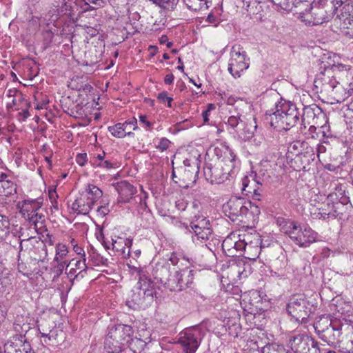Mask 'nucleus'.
I'll use <instances>...</instances> for the list:
<instances>
[{
	"instance_id": "obj_1",
	"label": "nucleus",
	"mask_w": 353,
	"mask_h": 353,
	"mask_svg": "<svg viewBox=\"0 0 353 353\" xmlns=\"http://www.w3.org/2000/svg\"><path fill=\"white\" fill-rule=\"evenodd\" d=\"M314 328L319 337L333 347L341 346V342L353 334V323L345 319H330L323 316L314 322Z\"/></svg>"
},
{
	"instance_id": "obj_2",
	"label": "nucleus",
	"mask_w": 353,
	"mask_h": 353,
	"mask_svg": "<svg viewBox=\"0 0 353 353\" xmlns=\"http://www.w3.org/2000/svg\"><path fill=\"white\" fill-rule=\"evenodd\" d=\"M228 154L214 163L207 162L203 167V174L211 183L221 184L233 178L236 173V155L229 150Z\"/></svg>"
},
{
	"instance_id": "obj_3",
	"label": "nucleus",
	"mask_w": 353,
	"mask_h": 353,
	"mask_svg": "<svg viewBox=\"0 0 353 353\" xmlns=\"http://www.w3.org/2000/svg\"><path fill=\"white\" fill-rule=\"evenodd\" d=\"M353 77V69L349 65L341 63L333 65L331 68H325L316 74L314 85L320 92H334L340 81H345L344 77Z\"/></svg>"
},
{
	"instance_id": "obj_4",
	"label": "nucleus",
	"mask_w": 353,
	"mask_h": 353,
	"mask_svg": "<svg viewBox=\"0 0 353 353\" xmlns=\"http://www.w3.org/2000/svg\"><path fill=\"white\" fill-rule=\"evenodd\" d=\"M299 115L294 104L281 100L276 105V111L270 114L268 119L272 127L279 130H288L296 125L299 119Z\"/></svg>"
},
{
	"instance_id": "obj_5",
	"label": "nucleus",
	"mask_w": 353,
	"mask_h": 353,
	"mask_svg": "<svg viewBox=\"0 0 353 353\" xmlns=\"http://www.w3.org/2000/svg\"><path fill=\"white\" fill-rule=\"evenodd\" d=\"M282 231L288 234L290 239L301 248H307L317 239V233L310 227L301 225L298 222L288 220L281 226Z\"/></svg>"
},
{
	"instance_id": "obj_6",
	"label": "nucleus",
	"mask_w": 353,
	"mask_h": 353,
	"mask_svg": "<svg viewBox=\"0 0 353 353\" xmlns=\"http://www.w3.org/2000/svg\"><path fill=\"white\" fill-rule=\"evenodd\" d=\"M203 337V331L200 327H190L179 333L178 343L181 345L184 353H195Z\"/></svg>"
},
{
	"instance_id": "obj_7",
	"label": "nucleus",
	"mask_w": 353,
	"mask_h": 353,
	"mask_svg": "<svg viewBox=\"0 0 353 353\" xmlns=\"http://www.w3.org/2000/svg\"><path fill=\"white\" fill-rule=\"evenodd\" d=\"M287 311L296 321L306 323L311 307L303 294H295L290 297L287 304Z\"/></svg>"
},
{
	"instance_id": "obj_8",
	"label": "nucleus",
	"mask_w": 353,
	"mask_h": 353,
	"mask_svg": "<svg viewBox=\"0 0 353 353\" xmlns=\"http://www.w3.org/2000/svg\"><path fill=\"white\" fill-rule=\"evenodd\" d=\"M334 195L330 194L326 200L321 203L320 207L316 208L314 212H312L314 218L327 219H341L343 214L342 210L344 208L343 203L334 202Z\"/></svg>"
},
{
	"instance_id": "obj_9",
	"label": "nucleus",
	"mask_w": 353,
	"mask_h": 353,
	"mask_svg": "<svg viewBox=\"0 0 353 353\" xmlns=\"http://www.w3.org/2000/svg\"><path fill=\"white\" fill-rule=\"evenodd\" d=\"M250 59L246 52L240 46H233L230 52V58L228 62V71L234 78H239L241 72L249 68Z\"/></svg>"
},
{
	"instance_id": "obj_10",
	"label": "nucleus",
	"mask_w": 353,
	"mask_h": 353,
	"mask_svg": "<svg viewBox=\"0 0 353 353\" xmlns=\"http://www.w3.org/2000/svg\"><path fill=\"white\" fill-rule=\"evenodd\" d=\"M290 347L295 353H321L319 343L306 334H297L290 340Z\"/></svg>"
},
{
	"instance_id": "obj_11",
	"label": "nucleus",
	"mask_w": 353,
	"mask_h": 353,
	"mask_svg": "<svg viewBox=\"0 0 353 353\" xmlns=\"http://www.w3.org/2000/svg\"><path fill=\"white\" fill-rule=\"evenodd\" d=\"M68 252V250L65 245L59 243H56L55 256L54 258L52 267L50 268V272L48 273L52 282H55L62 274L65 265L68 267L73 265L74 259L69 263L63 260V258L67 255Z\"/></svg>"
},
{
	"instance_id": "obj_12",
	"label": "nucleus",
	"mask_w": 353,
	"mask_h": 353,
	"mask_svg": "<svg viewBox=\"0 0 353 353\" xmlns=\"http://www.w3.org/2000/svg\"><path fill=\"white\" fill-rule=\"evenodd\" d=\"M296 156L300 158L305 165L303 168H305V165L309 164L310 161H314L315 154L314 150L312 147L309 146L308 143L305 141H295L290 143L288 148V154Z\"/></svg>"
},
{
	"instance_id": "obj_13",
	"label": "nucleus",
	"mask_w": 353,
	"mask_h": 353,
	"mask_svg": "<svg viewBox=\"0 0 353 353\" xmlns=\"http://www.w3.org/2000/svg\"><path fill=\"white\" fill-rule=\"evenodd\" d=\"M223 212L232 221L243 217L248 211L243 199L233 197L223 205Z\"/></svg>"
},
{
	"instance_id": "obj_14",
	"label": "nucleus",
	"mask_w": 353,
	"mask_h": 353,
	"mask_svg": "<svg viewBox=\"0 0 353 353\" xmlns=\"http://www.w3.org/2000/svg\"><path fill=\"white\" fill-rule=\"evenodd\" d=\"M192 232L198 240L206 241L212 234V229L210 221L202 216H195L190 223Z\"/></svg>"
},
{
	"instance_id": "obj_15",
	"label": "nucleus",
	"mask_w": 353,
	"mask_h": 353,
	"mask_svg": "<svg viewBox=\"0 0 353 353\" xmlns=\"http://www.w3.org/2000/svg\"><path fill=\"white\" fill-rule=\"evenodd\" d=\"M169 268L168 265L162 266L159 270L160 274L156 275L155 278L159 279L161 283L163 284L170 291H181L180 270H178L174 268L173 273H171L168 277L166 275H162L163 273L166 274L169 271Z\"/></svg>"
},
{
	"instance_id": "obj_16",
	"label": "nucleus",
	"mask_w": 353,
	"mask_h": 353,
	"mask_svg": "<svg viewBox=\"0 0 353 353\" xmlns=\"http://www.w3.org/2000/svg\"><path fill=\"white\" fill-rule=\"evenodd\" d=\"M245 257L250 260H255L260 254L262 248V241L259 234H245Z\"/></svg>"
},
{
	"instance_id": "obj_17",
	"label": "nucleus",
	"mask_w": 353,
	"mask_h": 353,
	"mask_svg": "<svg viewBox=\"0 0 353 353\" xmlns=\"http://www.w3.org/2000/svg\"><path fill=\"white\" fill-rule=\"evenodd\" d=\"M75 1L73 0H61L54 1L53 6L56 8L50 16L49 21L54 23L57 21L61 14H67L71 16L75 6Z\"/></svg>"
},
{
	"instance_id": "obj_18",
	"label": "nucleus",
	"mask_w": 353,
	"mask_h": 353,
	"mask_svg": "<svg viewBox=\"0 0 353 353\" xmlns=\"http://www.w3.org/2000/svg\"><path fill=\"white\" fill-rule=\"evenodd\" d=\"M119 194L118 203H128L137 192L136 188L126 181L112 185Z\"/></svg>"
},
{
	"instance_id": "obj_19",
	"label": "nucleus",
	"mask_w": 353,
	"mask_h": 353,
	"mask_svg": "<svg viewBox=\"0 0 353 353\" xmlns=\"http://www.w3.org/2000/svg\"><path fill=\"white\" fill-rule=\"evenodd\" d=\"M109 332L112 336L119 340L125 345L131 339L132 328L130 325L119 324L111 327Z\"/></svg>"
},
{
	"instance_id": "obj_20",
	"label": "nucleus",
	"mask_w": 353,
	"mask_h": 353,
	"mask_svg": "<svg viewBox=\"0 0 353 353\" xmlns=\"http://www.w3.org/2000/svg\"><path fill=\"white\" fill-rule=\"evenodd\" d=\"M70 203L72 210L81 214H87L92 208L93 201H90L83 194H81L79 198L75 200H71Z\"/></svg>"
},
{
	"instance_id": "obj_21",
	"label": "nucleus",
	"mask_w": 353,
	"mask_h": 353,
	"mask_svg": "<svg viewBox=\"0 0 353 353\" xmlns=\"http://www.w3.org/2000/svg\"><path fill=\"white\" fill-rule=\"evenodd\" d=\"M332 15L333 12H327L325 10L321 8L312 12V19L305 20L302 19V21L308 26H317L328 21Z\"/></svg>"
},
{
	"instance_id": "obj_22",
	"label": "nucleus",
	"mask_w": 353,
	"mask_h": 353,
	"mask_svg": "<svg viewBox=\"0 0 353 353\" xmlns=\"http://www.w3.org/2000/svg\"><path fill=\"white\" fill-rule=\"evenodd\" d=\"M134 122L137 123L136 119H133L132 121H125V123H119L112 126L108 127V131L111 134L117 138H123L125 136H131L134 134L132 132H127L128 127L131 124H134Z\"/></svg>"
},
{
	"instance_id": "obj_23",
	"label": "nucleus",
	"mask_w": 353,
	"mask_h": 353,
	"mask_svg": "<svg viewBox=\"0 0 353 353\" xmlns=\"http://www.w3.org/2000/svg\"><path fill=\"white\" fill-rule=\"evenodd\" d=\"M243 123L244 124L239 130H236V132L244 139H249L253 136L257 125L255 119L252 117L246 118L245 117Z\"/></svg>"
},
{
	"instance_id": "obj_24",
	"label": "nucleus",
	"mask_w": 353,
	"mask_h": 353,
	"mask_svg": "<svg viewBox=\"0 0 353 353\" xmlns=\"http://www.w3.org/2000/svg\"><path fill=\"white\" fill-rule=\"evenodd\" d=\"M14 330L17 333V339L23 341L26 334L30 329V325L28 323V319H24L22 316H17L13 325Z\"/></svg>"
},
{
	"instance_id": "obj_25",
	"label": "nucleus",
	"mask_w": 353,
	"mask_h": 353,
	"mask_svg": "<svg viewBox=\"0 0 353 353\" xmlns=\"http://www.w3.org/2000/svg\"><path fill=\"white\" fill-rule=\"evenodd\" d=\"M123 348L124 345L122 344V342L117 339L114 338V336H112L111 334L108 332L104 343V349L106 352L121 353Z\"/></svg>"
},
{
	"instance_id": "obj_26",
	"label": "nucleus",
	"mask_w": 353,
	"mask_h": 353,
	"mask_svg": "<svg viewBox=\"0 0 353 353\" xmlns=\"http://www.w3.org/2000/svg\"><path fill=\"white\" fill-rule=\"evenodd\" d=\"M7 175L1 174L0 176V195L8 196L17 193L16 185L13 181L6 179Z\"/></svg>"
},
{
	"instance_id": "obj_27",
	"label": "nucleus",
	"mask_w": 353,
	"mask_h": 353,
	"mask_svg": "<svg viewBox=\"0 0 353 353\" xmlns=\"http://www.w3.org/2000/svg\"><path fill=\"white\" fill-rule=\"evenodd\" d=\"M137 290H139V295H142L143 301L147 300L150 301L153 299V289L150 288L151 283L150 281L141 280L137 283Z\"/></svg>"
},
{
	"instance_id": "obj_28",
	"label": "nucleus",
	"mask_w": 353,
	"mask_h": 353,
	"mask_svg": "<svg viewBox=\"0 0 353 353\" xmlns=\"http://www.w3.org/2000/svg\"><path fill=\"white\" fill-rule=\"evenodd\" d=\"M181 290L188 288L193 282L192 270L189 268L180 270Z\"/></svg>"
},
{
	"instance_id": "obj_29",
	"label": "nucleus",
	"mask_w": 353,
	"mask_h": 353,
	"mask_svg": "<svg viewBox=\"0 0 353 353\" xmlns=\"http://www.w3.org/2000/svg\"><path fill=\"white\" fill-rule=\"evenodd\" d=\"M235 236L230 235L227 236L222 243V248L225 254L229 256H236V252L234 250Z\"/></svg>"
},
{
	"instance_id": "obj_30",
	"label": "nucleus",
	"mask_w": 353,
	"mask_h": 353,
	"mask_svg": "<svg viewBox=\"0 0 353 353\" xmlns=\"http://www.w3.org/2000/svg\"><path fill=\"white\" fill-rule=\"evenodd\" d=\"M90 201H93L94 204L97 199L102 196V191L94 185H88L85 191L82 193Z\"/></svg>"
},
{
	"instance_id": "obj_31",
	"label": "nucleus",
	"mask_w": 353,
	"mask_h": 353,
	"mask_svg": "<svg viewBox=\"0 0 353 353\" xmlns=\"http://www.w3.org/2000/svg\"><path fill=\"white\" fill-rule=\"evenodd\" d=\"M127 344L134 353H140L145 346V343L138 338H131Z\"/></svg>"
},
{
	"instance_id": "obj_32",
	"label": "nucleus",
	"mask_w": 353,
	"mask_h": 353,
	"mask_svg": "<svg viewBox=\"0 0 353 353\" xmlns=\"http://www.w3.org/2000/svg\"><path fill=\"white\" fill-rule=\"evenodd\" d=\"M245 116H242L237 113L236 115H231L228 119V125L232 128L239 130V128L244 124Z\"/></svg>"
},
{
	"instance_id": "obj_33",
	"label": "nucleus",
	"mask_w": 353,
	"mask_h": 353,
	"mask_svg": "<svg viewBox=\"0 0 353 353\" xmlns=\"http://www.w3.org/2000/svg\"><path fill=\"white\" fill-rule=\"evenodd\" d=\"M316 116L315 109L307 106L303 108V115H302V125H304V128H306V124H310L311 119H314Z\"/></svg>"
},
{
	"instance_id": "obj_34",
	"label": "nucleus",
	"mask_w": 353,
	"mask_h": 353,
	"mask_svg": "<svg viewBox=\"0 0 353 353\" xmlns=\"http://www.w3.org/2000/svg\"><path fill=\"white\" fill-rule=\"evenodd\" d=\"M122 238L118 237L117 240H112V249L117 252H121L123 258H128L130 255V250L125 252V248L123 247V242H121Z\"/></svg>"
},
{
	"instance_id": "obj_35",
	"label": "nucleus",
	"mask_w": 353,
	"mask_h": 353,
	"mask_svg": "<svg viewBox=\"0 0 353 353\" xmlns=\"http://www.w3.org/2000/svg\"><path fill=\"white\" fill-rule=\"evenodd\" d=\"M338 347H340L343 352L353 353L352 335H350L347 339H345L344 342L341 343V346Z\"/></svg>"
},
{
	"instance_id": "obj_36",
	"label": "nucleus",
	"mask_w": 353,
	"mask_h": 353,
	"mask_svg": "<svg viewBox=\"0 0 353 353\" xmlns=\"http://www.w3.org/2000/svg\"><path fill=\"white\" fill-rule=\"evenodd\" d=\"M199 172V168L197 166L196 160H194L192 168H185V175L189 179L195 181L196 176Z\"/></svg>"
},
{
	"instance_id": "obj_37",
	"label": "nucleus",
	"mask_w": 353,
	"mask_h": 353,
	"mask_svg": "<svg viewBox=\"0 0 353 353\" xmlns=\"http://www.w3.org/2000/svg\"><path fill=\"white\" fill-rule=\"evenodd\" d=\"M188 8L191 10L197 11L201 10L205 3L199 2L198 0H183Z\"/></svg>"
},
{
	"instance_id": "obj_38",
	"label": "nucleus",
	"mask_w": 353,
	"mask_h": 353,
	"mask_svg": "<svg viewBox=\"0 0 353 353\" xmlns=\"http://www.w3.org/2000/svg\"><path fill=\"white\" fill-rule=\"evenodd\" d=\"M58 198V194L56 191V187L50 186L48 188V199L51 201L52 207L57 210V199Z\"/></svg>"
},
{
	"instance_id": "obj_39",
	"label": "nucleus",
	"mask_w": 353,
	"mask_h": 353,
	"mask_svg": "<svg viewBox=\"0 0 353 353\" xmlns=\"http://www.w3.org/2000/svg\"><path fill=\"white\" fill-rule=\"evenodd\" d=\"M238 237L235 236V245H234V250L236 252V254L239 252H243L245 249V234L243 235V239L239 238L237 239Z\"/></svg>"
},
{
	"instance_id": "obj_40",
	"label": "nucleus",
	"mask_w": 353,
	"mask_h": 353,
	"mask_svg": "<svg viewBox=\"0 0 353 353\" xmlns=\"http://www.w3.org/2000/svg\"><path fill=\"white\" fill-rule=\"evenodd\" d=\"M158 100L161 103H168V106L169 108L172 107V101L173 99L170 97H168V92L165 91L161 92L157 95Z\"/></svg>"
},
{
	"instance_id": "obj_41",
	"label": "nucleus",
	"mask_w": 353,
	"mask_h": 353,
	"mask_svg": "<svg viewBox=\"0 0 353 353\" xmlns=\"http://www.w3.org/2000/svg\"><path fill=\"white\" fill-rule=\"evenodd\" d=\"M251 194H252V196L254 201H262L265 198L263 190L259 187L257 188H254Z\"/></svg>"
},
{
	"instance_id": "obj_42",
	"label": "nucleus",
	"mask_w": 353,
	"mask_h": 353,
	"mask_svg": "<svg viewBox=\"0 0 353 353\" xmlns=\"http://www.w3.org/2000/svg\"><path fill=\"white\" fill-rule=\"evenodd\" d=\"M83 261L78 260L76 261L74 263L75 268H71L70 270V274H74L75 270H81V271H85L87 268L86 264H85V258H82Z\"/></svg>"
},
{
	"instance_id": "obj_43",
	"label": "nucleus",
	"mask_w": 353,
	"mask_h": 353,
	"mask_svg": "<svg viewBox=\"0 0 353 353\" xmlns=\"http://www.w3.org/2000/svg\"><path fill=\"white\" fill-rule=\"evenodd\" d=\"M32 203L30 200H23L21 202H19L17 205L18 209L20 210V212L25 214V212H28L30 211V207Z\"/></svg>"
},
{
	"instance_id": "obj_44",
	"label": "nucleus",
	"mask_w": 353,
	"mask_h": 353,
	"mask_svg": "<svg viewBox=\"0 0 353 353\" xmlns=\"http://www.w3.org/2000/svg\"><path fill=\"white\" fill-rule=\"evenodd\" d=\"M250 183V181L248 176H245L243 178V179H242V185H243L242 191L247 195L250 193H252V190L254 188L252 186H250V184H249Z\"/></svg>"
},
{
	"instance_id": "obj_45",
	"label": "nucleus",
	"mask_w": 353,
	"mask_h": 353,
	"mask_svg": "<svg viewBox=\"0 0 353 353\" xmlns=\"http://www.w3.org/2000/svg\"><path fill=\"white\" fill-rule=\"evenodd\" d=\"M171 142L166 138H161L156 148L161 151L166 150L170 145Z\"/></svg>"
},
{
	"instance_id": "obj_46",
	"label": "nucleus",
	"mask_w": 353,
	"mask_h": 353,
	"mask_svg": "<svg viewBox=\"0 0 353 353\" xmlns=\"http://www.w3.org/2000/svg\"><path fill=\"white\" fill-rule=\"evenodd\" d=\"M6 97L8 98H18L20 101L22 99V94L16 89H10L7 91Z\"/></svg>"
},
{
	"instance_id": "obj_47",
	"label": "nucleus",
	"mask_w": 353,
	"mask_h": 353,
	"mask_svg": "<svg viewBox=\"0 0 353 353\" xmlns=\"http://www.w3.org/2000/svg\"><path fill=\"white\" fill-rule=\"evenodd\" d=\"M272 265L279 272H278L279 275H276L277 276H284L282 272V269L285 266L284 262L277 259L273 263Z\"/></svg>"
},
{
	"instance_id": "obj_48",
	"label": "nucleus",
	"mask_w": 353,
	"mask_h": 353,
	"mask_svg": "<svg viewBox=\"0 0 353 353\" xmlns=\"http://www.w3.org/2000/svg\"><path fill=\"white\" fill-rule=\"evenodd\" d=\"M132 301L138 306H141L143 304V300L142 295H139V291L137 292V294L134 292L132 296Z\"/></svg>"
},
{
	"instance_id": "obj_49",
	"label": "nucleus",
	"mask_w": 353,
	"mask_h": 353,
	"mask_svg": "<svg viewBox=\"0 0 353 353\" xmlns=\"http://www.w3.org/2000/svg\"><path fill=\"white\" fill-rule=\"evenodd\" d=\"M10 226V221L6 216L0 214V228L8 229Z\"/></svg>"
},
{
	"instance_id": "obj_50",
	"label": "nucleus",
	"mask_w": 353,
	"mask_h": 353,
	"mask_svg": "<svg viewBox=\"0 0 353 353\" xmlns=\"http://www.w3.org/2000/svg\"><path fill=\"white\" fill-rule=\"evenodd\" d=\"M97 165L106 169H111L114 168V163L108 160L101 161L97 164Z\"/></svg>"
},
{
	"instance_id": "obj_51",
	"label": "nucleus",
	"mask_w": 353,
	"mask_h": 353,
	"mask_svg": "<svg viewBox=\"0 0 353 353\" xmlns=\"http://www.w3.org/2000/svg\"><path fill=\"white\" fill-rule=\"evenodd\" d=\"M86 157L87 155L85 153L78 154L76 157V161L79 165L83 166L86 162Z\"/></svg>"
},
{
	"instance_id": "obj_52",
	"label": "nucleus",
	"mask_w": 353,
	"mask_h": 353,
	"mask_svg": "<svg viewBox=\"0 0 353 353\" xmlns=\"http://www.w3.org/2000/svg\"><path fill=\"white\" fill-rule=\"evenodd\" d=\"M9 280L6 276L3 275V272H0V290L7 286Z\"/></svg>"
},
{
	"instance_id": "obj_53",
	"label": "nucleus",
	"mask_w": 353,
	"mask_h": 353,
	"mask_svg": "<svg viewBox=\"0 0 353 353\" xmlns=\"http://www.w3.org/2000/svg\"><path fill=\"white\" fill-rule=\"evenodd\" d=\"M331 3L332 4V8L333 9V10L330 11V12H333V14H334L337 10V9L343 4V0H332Z\"/></svg>"
},
{
	"instance_id": "obj_54",
	"label": "nucleus",
	"mask_w": 353,
	"mask_h": 353,
	"mask_svg": "<svg viewBox=\"0 0 353 353\" xmlns=\"http://www.w3.org/2000/svg\"><path fill=\"white\" fill-rule=\"evenodd\" d=\"M73 245V250L74 251L79 255H81L82 258H85V254L84 252V250L79 246L77 244H73V241H72Z\"/></svg>"
},
{
	"instance_id": "obj_55",
	"label": "nucleus",
	"mask_w": 353,
	"mask_h": 353,
	"mask_svg": "<svg viewBox=\"0 0 353 353\" xmlns=\"http://www.w3.org/2000/svg\"><path fill=\"white\" fill-rule=\"evenodd\" d=\"M83 1L85 2V4H89V3H93L96 6H104V0H82Z\"/></svg>"
},
{
	"instance_id": "obj_56",
	"label": "nucleus",
	"mask_w": 353,
	"mask_h": 353,
	"mask_svg": "<svg viewBox=\"0 0 353 353\" xmlns=\"http://www.w3.org/2000/svg\"><path fill=\"white\" fill-rule=\"evenodd\" d=\"M349 77H350V76H348V77H344V79H345V81H341L342 83H348V88H347V92L349 93V94H351L353 92V81H350V83L348 82V80H349ZM352 79H353V77H351Z\"/></svg>"
},
{
	"instance_id": "obj_57",
	"label": "nucleus",
	"mask_w": 353,
	"mask_h": 353,
	"mask_svg": "<svg viewBox=\"0 0 353 353\" xmlns=\"http://www.w3.org/2000/svg\"><path fill=\"white\" fill-rule=\"evenodd\" d=\"M121 242H123V244H124L125 249L128 248V250H130L132 245V239L130 238H127L125 239H122Z\"/></svg>"
},
{
	"instance_id": "obj_58",
	"label": "nucleus",
	"mask_w": 353,
	"mask_h": 353,
	"mask_svg": "<svg viewBox=\"0 0 353 353\" xmlns=\"http://www.w3.org/2000/svg\"><path fill=\"white\" fill-rule=\"evenodd\" d=\"M46 243H48L50 245H52L57 243L55 242L54 238L52 235L47 234L46 237Z\"/></svg>"
},
{
	"instance_id": "obj_59",
	"label": "nucleus",
	"mask_w": 353,
	"mask_h": 353,
	"mask_svg": "<svg viewBox=\"0 0 353 353\" xmlns=\"http://www.w3.org/2000/svg\"><path fill=\"white\" fill-rule=\"evenodd\" d=\"M209 115H210V109H207V110L203 111V112L201 114V117H202L203 122L205 123L208 122Z\"/></svg>"
},
{
	"instance_id": "obj_60",
	"label": "nucleus",
	"mask_w": 353,
	"mask_h": 353,
	"mask_svg": "<svg viewBox=\"0 0 353 353\" xmlns=\"http://www.w3.org/2000/svg\"><path fill=\"white\" fill-rule=\"evenodd\" d=\"M109 209L105 206H101L98 208L97 212L102 216H105L109 212Z\"/></svg>"
},
{
	"instance_id": "obj_61",
	"label": "nucleus",
	"mask_w": 353,
	"mask_h": 353,
	"mask_svg": "<svg viewBox=\"0 0 353 353\" xmlns=\"http://www.w3.org/2000/svg\"><path fill=\"white\" fill-rule=\"evenodd\" d=\"M140 122L146 125L147 128H150L152 124L147 120V117L145 115H141L139 117Z\"/></svg>"
},
{
	"instance_id": "obj_62",
	"label": "nucleus",
	"mask_w": 353,
	"mask_h": 353,
	"mask_svg": "<svg viewBox=\"0 0 353 353\" xmlns=\"http://www.w3.org/2000/svg\"><path fill=\"white\" fill-rule=\"evenodd\" d=\"M316 152H317V155L318 157H319V154L321 153H324L326 152V148L324 145L323 144H318L317 145V147H316Z\"/></svg>"
},
{
	"instance_id": "obj_63",
	"label": "nucleus",
	"mask_w": 353,
	"mask_h": 353,
	"mask_svg": "<svg viewBox=\"0 0 353 353\" xmlns=\"http://www.w3.org/2000/svg\"><path fill=\"white\" fill-rule=\"evenodd\" d=\"M174 81V76L172 74H167L164 79L165 84H171Z\"/></svg>"
},
{
	"instance_id": "obj_64",
	"label": "nucleus",
	"mask_w": 353,
	"mask_h": 353,
	"mask_svg": "<svg viewBox=\"0 0 353 353\" xmlns=\"http://www.w3.org/2000/svg\"><path fill=\"white\" fill-rule=\"evenodd\" d=\"M170 261L175 266L178 265L179 260L175 254H172L170 258Z\"/></svg>"
}]
</instances>
